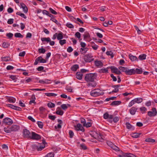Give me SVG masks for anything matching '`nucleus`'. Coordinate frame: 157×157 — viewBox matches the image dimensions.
<instances>
[{"label": "nucleus", "instance_id": "obj_34", "mask_svg": "<svg viewBox=\"0 0 157 157\" xmlns=\"http://www.w3.org/2000/svg\"><path fill=\"white\" fill-rule=\"evenodd\" d=\"M118 68L121 71L125 72L126 74L127 68L121 66L119 67Z\"/></svg>", "mask_w": 157, "mask_h": 157}, {"label": "nucleus", "instance_id": "obj_1", "mask_svg": "<svg viewBox=\"0 0 157 157\" xmlns=\"http://www.w3.org/2000/svg\"><path fill=\"white\" fill-rule=\"evenodd\" d=\"M95 78V74L93 73L86 74L85 77V80L88 82L94 81V79Z\"/></svg>", "mask_w": 157, "mask_h": 157}, {"label": "nucleus", "instance_id": "obj_50", "mask_svg": "<svg viewBox=\"0 0 157 157\" xmlns=\"http://www.w3.org/2000/svg\"><path fill=\"white\" fill-rule=\"evenodd\" d=\"M80 121L81 123L83 124L84 126H85L86 123V121L85 120L82 118H80Z\"/></svg>", "mask_w": 157, "mask_h": 157}, {"label": "nucleus", "instance_id": "obj_36", "mask_svg": "<svg viewBox=\"0 0 157 157\" xmlns=\"http://www.w3.org/2000/svg\"><path fill=\"white\" fill-rule=\"evenodd\" d=\"M145 141L147 142L153 143L155 142V140L151 138H148L145 140Z\"/></svg>", "mask_w": 157, "mask_h": 157}, {"label": "nucleus", "instance_id": "obj_35", "mask_svg": "<svg viewBox=\"0 0 157 157\" xmlns=\"http://www.w3.org/2000/svg\"><path fill=\"white\" fill-rule=\"evenodd\" d=\"M14 36L15 37L17 38H23V35L19 33H15L14 34Z\"/></svg>", "mask_w": 157, "mask_h": 157}, {"label": "nucleus", "instance_id": "obj_7", "mask_svg": "<svg viewBox=\"0 0 157 157\" xmlns=\"http://www.w3.org/2000/svg\"><path fill=\"white\" fill-rule=\"evenodd\" d=\"M23 133L24 138H30L31 136L30 132L28 130L25 128L23 129Z\"/></svg>", "mask_w": 157, "mask_h": 157}, {"label": "nucleus", "instance_id": "obj_20", "mask_svg": "<svg viewBox=\"0 0 157 157\" xmlns=\"http://www.w3.org/2000/svg\"><path fill=\"white\" fill-rule=\"evenodd\" d=\"M129 56L130 59L132 61H138V59L136 56H133L131 54L129 55Z\"/></svg>", "mask_w": 157, "mask_h": 157}, {"label": "nucleus", "instance_id": "obj_43", "mask_svg": "<svg viewBox=\"0 0 157 157\" xmlns=\"http://www.w3.org/2000/svg\"><path fill=\"white\" fill-rule=\"evenodd\" d=\"M66 40L65 39H63V40H61H61H59V43L61 46H62L64 44H66Z\"/></svg>", "mask_w": 157, "mask_h": 157}, {"label": "nucleus", "instance_id": "obj_42", "mask_svg": "<svg viewBox=\"0 0 157 157\" xmlns=\"http://www.w3.org/2000/svg\"><path fill=\"white\" fill-rule=\"evenodd\" d=\"M63 38V36L62 33H59L57 34V39L58 40H60Z\"/></svg>", "mask_w": 157, "mask_h": 157}, {"label": "nucleus", "instance_id": "obj_16", "mask_svg": "<svg viewBox=\"0 0 157 157\" xmlns=\"http://www.w3.org/2000/svg\"><path fill=\"white\" fill-rule=\"evenodd\" d=\"M84 39L86 41H89L90 40H89L90 37V36L89 33H85L83 35Z\"/></svg>", "mask_w": 157, "mask_h": 157}, {"label": "nucleus", "instance_id": "obj_51", "mask_svg": "<svg viewBox=\"0 0 157 157\" xmlns=\"http://www.w3.org/2000/svg\"><path fill=\"white\" fill-rule=\"evenodd\" d=\"M30 90L32 91H44L45 90V89H30Z\"/></svg>", "mask_w": 157, "mask_h": 157}, {"label": "nucleus", "instance_id": "obj_60", "mask_svg": "<svg viewBox=\"0 0 157 157\" xmlns=\"http://www.w3.org/2000/svg\"><path fill=\"white\" fill-rule=\"evenodd\" d=\"M56 118V117L55 116H53V115H49L48 116V118L52 120H55V118Z\"/></svg>", "mask_w": 157, "mask_h": 157}, {"label": "nucleus", "instance_id": "obj_31", "mask_svg": "<svg viewBox=\"0 0 157 157\" xmlns=\"http://www.w3.org/2000/svg\"><path fill=\"white\" fill-rule=\"evenodd\" d=\"M46 96L48 97H55L57 95V94L53 93H45Z\"/></svg>", "mask_w": 157, "mask_h": 157}, {"label": "nucleus", "instance_id": "obj_11", "mask_svg": "<svg viewBox=\"0 0 157 157\" xmlns=\"http://www.w3.org/2000/svg\"><path fill=\"white\" fill-rule=\"evenodd\" d=\"M46 142L44 140H42V144H39V145L38 146L37 151H40L42 150L45 147V144Z\"/></svg>", "mask_w": 157, "mask_h": 157}, {"label": "nucleus", "instance_id": "obj_3", "mask_svg": "<svg viewBox=\"0 0 157 157\" xmlns=\"http://www.w3.org/2000/svg\"><path fill=\"white\" fill-rule=\"evenodd\" d=\"M93 57L91 54H86L84 56V59L85 62H90L94 60Z\"/></svg>", "mask_w": 157, "mask_h": 157}, {"label": "nucleus", "instance_id": "obj_29", "mask_svg": "<svg viewBox=\"0 0 157 157\" xmlns=\"http://www.w3.org/2000/svg\"><path fill=\"white\" fill-rule=\"evenodd\" d=\"M89 82L87 84L88 86H91L95 87L97 85L96 83L94 81L93 82Z\"/></svg>", "mask_w": 157, "mask_h": 157}, {"label": "nucleus", "instance_id": "obj_5", "mask_svg": "<svg viewBox=\"0 0 157 157\" xmlns=\"http://www.w3.org/2000/svg\"><path fill=\"white\" fill-rule=\"evenodd\" d=\"M30 139L33 140H39L41 139V136L34 132H32Z\"/></svg>", "mask_w": 157, "mask_h": 157}, {"label": "nucleus", "instance_id": "obj_49", "mask_svg": "<svg viewBox=\"0 0 157 157\" xmlns=\"http://www.w3.org/2000/svg\"><path fill=\"white\" fill-rule=\"evenodd\" d=\"M80 147L81 149L85 150L87 149V147L84 144H81L80 145Z\"/></svg>", "mask_w": 157, "mask_h": 157}, {"label": "nucleus", "instance_id": "obj_13", "mask_svg": "<svg viewBox=\"0 0 157 157\" xmlns=\"http://www.w3.org/2000/svg\"><path fill=\"white\" fill-rule=\"evenodd\" d=\"M10 127L12 132H14L17 131L20 128L19 126L17 125H13Z\"/></svg>", "mask_w": 157, "mask_h": 157}, {"label": "nucleus", "instance_id": "obj_14", "mask_svg": "<svg viewBox=\"0 0 157 157\" xmlns=\"http://www.w3.org/2000/svg\"><path fill=\"white\" fill-rule=\"evenodd\" d=\"M7 105L8 107H10L13 109L21 111V108L20 107L10 104H8Z\"/></svg>", "mask_w": 157, "mask_h": 157}, {"label": "nucleus", "instance_id": "obj_56", "mask_svg": "<svg viewBox=\"0 0 157 157\" xmlns=\"http://www.w3.org/2000/svg\"><path fill=\"white\" fill-rule=\"evenodd\" d=\"M61 107L62 109L64 110L66 109L67 108V105L65 104H63L61 105Z\"/></svg>", "mask_w": 157, "mask_h": 157}, {"label": "nucleus", "instance_id": "obj_24", "mask_svg": "<svg viewBox=\"0 0 157 157\" xmlns=\"http://www.w3.org/2000/svg\"><path fill=\"white\" fill-rule=\"evenodd\" d=\"M134 101L135 103H140L143 101V99L142 98H139L134 99Z\"/></svg>", "mask_w": 157, "mask_h": 157}, {"label": "nucleus", "instance_id": "obj_23", "mask_svg": "<svg viewBox=\"0 0 157 157\" xmlns=\"http://www.w3.org/2000/svg\"><path fill=\"white\" fill-rule=\"evenodd\" d=\"M121 103L120 101H114L111 103L110 105L112 106L117 105L120 104Z\"/></svg>", "mask_w": 157, "mask_h": 157}, {"label": "nucleus", "instance_id": "obj_62", "mask_svg": "<svg viewBox=\"0 0 157 157\" xmlns=\"http://www.w3.org/2000/svg\"><path fill=\"white\" fill-rule=\"evenodd\" d=\"M66 26L70 28H73L74 27L72 24L70 23H67L66 24Z\"/></svg>", "mask_w": 157, "mask_h": 157}, {"label": "nucleus", "instance_id": "obj_26", "mask_svg": "<svg viewBox=\"0 0 157 157\" xmlns=\"http://www.w3.org/2000/svg\"><path fill=\"white\" fill-rule=\"evenodd\" d=\"M1 59L2 61H4L6 62L9 61L11 60V58L9 56L2 57L1 58Z\"/></svg>", "mask_w": 157, "mask_h": 157}, {"label": "nucleus", "instance_id": "obj_8", "mask_svg": "<svg viewBox=\"0 0 157 157\" xmlns=\"http://www.w3.org/2000/svg\"><path fill=\"white\" fill-rule=\"evenodd\" d=\"M108 68H109L111 69L112 73H115L117 75H120L121 74L120 71L118 68L114 67H108Z\"/></svg>", "mask_w": 157, "mask_h": 157}, {"label": "nucleus", "instance_id": "obj_33", "mask_svg": "<svg viewBox=\"0 0 157 157\" xmlns=\"http://www.w3.org/2000/svg\"><path fill=\"white\" fill-rule=\"evenodd\" d=\"M140 134H141V133H133L132 134V136L134 138H136L139 137Z\"/></svg>", "mask_w": 157, "mask_h": 157}, {"label": "nucleus", "instance_id": "obj_30", "mask_svg": "<svg viewBox=\"0 0 157 157\" xmlns=\"http://www.w3.org/2000/svg\"><path fill=\"white\" fill-rule=\"evenodd\" d=\"M135 74H141L143 72V71L142 68L140 69H138L136 68V69H135Z\"/></svg>", "mask_w": 157, "mask_h": 157}, {"label": "nucleus", "instance_id": "obj_52", "mask_svg": "<svg viewBox=\"0 0 157 157\" xmlns=\"http://www.w3.org/2000/svg\"><path fill=\"white\" fill-rule=\"evenodd\" d=\"M93 137L97 139V138L99 137V134L97 133L96 132H93Z\"/></svg>", "mask_w": 157, "mask_h": 157}, {"label": "nucleus", "instance_id": "obj_6", "mask_svg": "<svg viewBox=\"0 0 157 157\" xmlns=\"http://www.w3.org/2000/svg\"><path fill=\"white\" fill-rule=\"evenodd\" d=\"M2 122L4 124L8 125H10L13 123L12 120L8 117L4 119Z\"/></svg>", "mask_w": 157, "mask_h": 157}, {"label": "nucleus", "instance_id": "obj_25", "mask_svg": "<svg viewBox=\"0 0 157 157\" xmlns=\"http://www.w3.org/2000/svg\"><path fill=\"white\" fill-rule=\"evenodd\" d=\"M125 124L127 129H128L132 130H134V127L129 122L126 123Z\"/></svg>", "mask_w": 157, "mask_h": 157}, {"label": "nucleus", "instance_id": "obj_44", "mask_svg": "<svg viewBox=\"0 0 157 157\" xmlns=\"http://www.w3.org/2000/svg\"><path fill=\"white\" fill-rule=\"evenodd\" d=\"M45 50L44 48H40L38 49V52L40 53L44 54L45 53Z\"/></svg>", "mask_w": 157, "mask_h": 157}, {"label": "nucleus", "instance_id": "obj_47", "mask_svg": "<svg viewBox=\"0 0 157 157\" xmlns=\"http://www.w3.org/2000/svg\"><path fill=\"white\" fill-rule=\"evenodd\" d=\"M40 113L43 114L45 110V108L43 107H41L39 108Z\"/></svg>", "mask_w": 157, "mask_h": 157}, {"label": "nucleus", "instance_id": "obj_37", "mask_svg": "<svg viewBox=\"0 0 157 157\" xmlns=\"http://www.w3.org/2000/svg\"><path fill=\"white\" fill-rule=\"evenodd\" d=\"M4 130L5 132L7 133H10L12 132L10 127L9 128L5 127L4 128Z\"/></svg>", "mask_w": 157, "mask_h": 157}, {"label": "nucleus", "instance_id": "obj_41", "mask_svg": "<svg viewBox=\"0 0 157 157\" xmlns=\"http://www.w3.org/2000/svg\"><path fill=\"white\" fill-rule=\"evenodd\" d=\"M41 39L42 41H46L47 42H48L50 41V38L49 37H43L41 38Z\"/></svg>", "mask_w": 157, "mask_h": 157}, {"label": "nucleus", "instance_id": "obj_12", "mask_svg": "<svg viewBox=\"0 0 157 157\" xmlns=\"http://www.w3.org/2000/svg\"><path fill=\"white\" fill-rule=\"evenodd\" d=\"M135 69H130L127 68L126 74L127 75H132L135 74Z\"/></svg>", "mask_w": 157, "mask_h": 157}, {"label": "nucleus", "instance_id": "obj_61", "mask_svg": "<svg viewBox=\"0 0 157 157\" xmlns=\"http://www.w3.org/2000/svg\"><path fill=\"white\" fill-rule=\"evenodd\" d=\"M54 154L52 153H50L48 154L45 157H54Z\"/></svg>", "mask_w": 157, "mask_h": 157}, {"label": "nucleus", "instance_id": "obj_18", "mask_svg": "<svg viewBox=\"0 0 157 157\" xmlns=\"http://www.w3.org/2000/svg\"><path fill=\"white\" fill-rule=\"evenodd\" d=\"M94 64L97 67H101L103 66V63L100 61H95Z\"/></svg>", "mask_w": 157, "mask_h": 157}, {"label": "nucleus", "instance_id": "obj_2", "mask_svg": "<svg viewBox=\"0 0 157 157\" xmlns=\"http://www.w3.org/2000/svg\"><path fill=\"white\" fill-rule=\"evenodd\" d=\"M90 95L94 97H97L102 94V92L99 89L94 90L90 92Z\"/></svg>", "mask_w": 157, "mask_h": 157}, {"label": "nucleus", "instance_id": "obj_55", "mask_svg": "<svg viewBox=\"0 0 157 157\" xmlns=\"http://www.w3.org/2000/svg\"><path fill=\"white\" fill-rule=\"evenodd\" d=\"M14 20L13 18H10L7 21V23L9 24H12Z\"/></svg>", "mask_w": 157, "mask_h": 157}, {"label": "nucleus", "instance_id": "obj_10", "mask_svg": "<svg viewBox=\"0 0 157 157\" xmlns=\"http://www.w3.org/2000/svg\"><path fill=\"white\" fill-rule=\"evenodd\" d=\"M75 129L77 131H81L82 132L84 131V129L82 125L79 124H78L76 126H74Z\"/></svg>", "mask_w": 157, "mask_h": 157}, {"label": "nucleus", "instance_id": "obj_39", "mask_svg": "<svg viewBox=\"0 0 157 157\" xmlns=\"http://www.w3.org/2000/svg\"><path fill=\"white\" fill-rule=\"evenodd\" d=\"M2 46L4 48H7L10 46V44L8 43L3 42Z\"/></svg>", "mask_w": 157, "mask_h": 157}, {"label": "nucleus", "instance_id": "obj_57", "mask_svg": "<svg viewBox=\"0 0 157 157\" xmlns=\"http://www.w3.org/2000/svg\"><path fill=\"white\" fill-rule=\"evenodd\" d=\"M99 10L101 11H104L106 10V9H108L105 6H101L99 8Z\"/></svg>", "mask_w": 157, "mask_h": 157}, {"label": "nucleus", "instance_id": "obj_54", "mask_svg": "<svg viewBox=\"0 0 157 157\" xmlns=\"http://www.w3.org/2000/svg\"><path fill=\"white\" fill-rule=\"evenodd\" d=\"M6 36L9 38L10 39L13 36V33H7Z\"/></svg>", "mask_w": 157, "mask_h": 157}, {"label": "nucleus", "instance_id": "obj_59", "mask_svg": "<svg viewBox=\"0 0 157 157\" xmlns=\"http://www.w3.org/2000/svg\"><path fill=\"white\" fill-rule=\"evenodd\" d=\"M69 134L70 135V137L71 138L73 137L74 135V133L71 130H70L69 132Z\"/></svg>", "mask_w": 157, "mask_h": 157}, {"label": "nucleus", "instance_id": "obj_32", "mask_svg": "<svg viewBox=\"0 0 157 157\" xmlns=\"http://www.w3.org/2000/svg\"><path fill=\"white\" fill-rule=\"evenodd\" d=\"M79 66L78 64H75L73 65L71 68V70L73 71H76L77 69L78 68Z\"/></svg>", "mask_w": 157, "mask_h": 157}, {"label": "nucleus", "instance_id": "obj_40", "mask_svg": "<svg viewBox=\"0 0 157 157\" xmlns=\"http://www.w3.org/2000/svg\"><path fill=\"white\" fill-rule=\"evenodd\" d=\"M37 123L39 128H43V124L42 122L38 121H37Z\"/></svg>", "mask_w": 157, "mask_h": 157}, {"label": "nucleus", "instance_id": "obj_21", "mask_svg": "<svg viewBox=\"0 0 157 157\" xmlns=\"http://www.w3.org/2000/svg\"><path fill=\"white\" fill-rule=\"evenodd\" d=\"M76 78L78 79L81 80L82 78V74L81 72H77L76 75Z\"/></svg>", "mask_w": 157, "mask_h": 157}, {"label": "nucleus", "instance_id": "obj_19", "mask_svg": "<svg viewBox=\"0 0 157 157\" xmlns=\"http://www.w3.org/2000/svg\"><path fill=\"white\" fill-rule=\"evenodd\" d=\"M120 157H136L133 155L131 154L125 153L123 154V155H119Z\"/></svg>", "mask_w": 157, "mask_h": 157}, {"label": "nucleus", "instance_id": "obj_17", "mask_svg": "<svg viewBox=\"0 0 157 157\" xmlns=\"http://www.w3.org/2000/svg\"><path fill=\"white\" fill-rule=\"evenodd\" d=\"M89 48H80V52L82 54L86 53L88 51Z\"/></svg>", "mask_w": 157, "mask_h": 157}, {"label": "nucleus", "instance_id": "obj_64", "mask_svg": "<svg viewBox=\"0 0 157 157\" xmlns=\"http://www.w3.org/2000/svg\"><path fill=\"white\" fill-rule=\"evenodd\" d=\"M75 37H76L77 38H78L79 39L80 38L81 34L79 32H77L75 33Z\"/></svg>", "mask_w": 157, "mask_h": 157}, {"label": "nucleus", "instance_id": "obj_58", "mask_svg": "<svg viewBox=\"0 0 157 157\" xmlns=\"http://www.w3.org/2000/svg\"><path fill=\"white\" fill-rule=\"evenodd\" d=\"M49 10L50 12L52 14H57V13L54 10L52 9V8H49Z\"/></svg>", "mask_w": 157, "mask_h": 157}, {"label": "nucleus", "instance_id": "obj_48", "mask_svg": "<svg viewBox=\"0 0 157 157\" xmlns=\"http://www.w3.org/2000/svg\"><path fill=\"white\" fill-rule=\"evenodd\" d=\"M108 69H110L108 68V67L106 68L101 69V71L102 73H108Z\"/></svg>", "mask_w": 157, "mask_h": 157}, {"label": "nucleus", "instance_id": "obj_22", "mask_svg": "<svg viewBox=\"0 0 157 157\" xmlns=\"http://www.w3.org/2000/svg\"><path fill=\"white\" fill-rule=\"evenodd\" d=\"M31 100L29 102V104H31L32 103H34L35 104H36V102H35V100L36 99V98L35 97V95L34 94H33L31 97Z\"/></svg>", "mask_w": 157, "mask_h": 157}, {"label": "nucleus", "instance_id": "obj_15", "mask_svg": "<svg viewBox=\"0 0 157 157\" xmlns=\"http://www.w3.org/2000/svg\"><path fill=\"white\" fill-rule=\"evenodd\" d=\"M137 109L135 107H132L129 110L130 113L132 115H134Z\"/></svg>", "mask_w": 157, "mask_h": 157}, {"label": "nucleus", "instance_id": "obj_46", "mask_svg": "<svg viewBox=\"0 0 157 157\" xmlns=\"http://www.w3.org/2000/svg\"><path fill=\"white\" fill-rule=\"evenodd\" d=\"M140 110L142 112V113H145L147 111V109L145 107H142L140 108Z\"/></svg>", "mask_w": 157, "mask_h": 157}, {"label": "nucleus", "instance_id": "obj_38", "mask_svg": "<svg viewBox=\"0 0 157 157\" xmlns=\"http://www.w3.org/2000/svg\"><path fill=\"white\" fill-rule=\"evenodd\" d=\"M16 14L19 15L24 18H26V16L23 13H20V12H17L16 13Z\"/></svg>", "mask_w": 157, "mask_h": 157}, {"label": "nucleus", "instance_id": "obj_45", "mask_svg": "<svg viewBox=\"0 0 157 157\" xmlns=\"http://www.w3.org/2000/svg\"><path fill=\"white\" fill-rule=\"evenodd\" d=\"M48 106L50 108H52L55 106V105L54 103L52 102H50L47 104Z\"/></svg>", "mask_w": 157, "mask_h": 157}, {"label": "nucleus", "instance_id": "obj_53", "mask_svg": "<svg viewBox=\"0 0 157 157\" xmlns=\"http://www.w3.org/2000/svg\"><path fill=\"white\" fill-rule=\"evenodd\" d=\"M56 113L57 114L60 115H62L63 113V112L62 110H57L56 112Z\"/></svg>", "mask_w": 157, "mask_h": 157}, {"label": "nucleus", "instance_id": "obj_63", "mask_svg": "<svg viewBox=\"0 0 157 157\" xmlns=\"http://www.w3.org/2000/svg\"><path fill=\"white\" fill-rule=\"evenodd\" d=\"M24 12L25 13H27L28 11V10L27 7L25 6L22 8Z\"/></svg>", "mask_w": 157, "mask_h": 157}, {"label": "nucleus", "instance_id": "obj_4", "mask_svg": "<svg viewBox=\"0 0 157 157\" xmlns=\"http://www.w3.org/2000/svg\"><path fill=\"white\" fill-rule=\"evenodd\" d=\"M39 61L40 63H46V60L43 59L42 56H40L35 59L34 64V65H37L39 63Z\"/></svg>", "mask_w": 157, "mask_h": 157}, {"label": "nucleus", "instance_id": "obj_9", "mask_svg": "<svg viewBox=\"0 0 157 157\" xmlns=\"http://www.w3.org/2000/svg\"><path fill=\"white\" fill-rule=\"evenodd\" d=\"M152 111H148L147 113L148 115L150 117L155 116L157 114L156 109L155 108H153L151 109Z\"/></svg>", "mask_w": 157, "mask_h": 157}, {"label": "nucleus", "instance_id": "obj_27", "mask_svg": "<svg viewBox=\"0 0 157 157\" xmlns=\"http://www.w3.org/2000/svg\"><path fill=\"white\" fill-rule=\"evenodd\" d=\"M8 101L9 102L14 103L16 101V99L13 97H9L8 99Z\"/></svg>", "mask_w": 157, "mask_h": 157}, {"label": "nucleus", "instance_id": "obj_28", "mask_svg": "<svg viewBox=\"0 0 157 157\" xmlns=\"http://www.w3.org/2000/svg\"><path fill=\"white\" fill-rule=\"evenodd\" d=\"M146 55L145 54H143L140 55L138 59L140 60H143L145 59L146 58Z\"/></svg>", "mask_w": 157, "mask_h": 157}]
</instances>
